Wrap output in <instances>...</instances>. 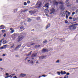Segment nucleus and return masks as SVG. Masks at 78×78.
<instances>
[{"mask_svg":"<svg viewBox=\"0 0 78 78\" xmlns=\"http://www.w3.org/2000/svg\"><path fill=\"white\" fill-rule=\"evenodd\" d=\"M4 48H6V46H7V45H4Z\"/></svg>","mask_w":78,"mask_h":78,"instance_id":"obj_45","label":"nucleus"},{"mask_svg":"<svg viewBox=\"0 0 78 78\" xmlns=\"http://www.w3.org/2000/svg\"><path fill=\"white\" fill-rule=\"evenodd\" d=\"M45 15H46V16H47L48 17V14H45Z\"/></svg>","mask_w":78,"mask_h":78,"instance_id":"obj_52","label":"nucleus"},{"mask_svg":"<svg viewBox=\"0 0 78 78\" xmlns=\"http://www.w3.org/2000/svg\"><path fill=\"white\" fill-rule=\"evenodd\" d=\"M48 49L44 48L42 50L41 52L44 53H45V52H48Z\"/></svg>","mask_w":78,"mask_h":78,"instance_id":"obj_4","label":"nucleus"},{"mask_svg":"<svg viewBox=\"0 0 78 78\" xmlns=\"http://www.w3.org/2000/svg\"><path fill=\"white\" fill-rule=\"evenodd\" d=\"M44 11L45 12L47 13L49 12V10H48V9H45V10H44Z\"/></svg>","mask_w":78,"mask_h":78,"instance_id":"obj_18","label":"nucleus"},{"mask_svg":"<svg viewBox=\"0 0 78 78\" xmlns=\"http://www.w3.org/2000/svg\"><path fill=\"white\" fill-rule=\"evenodd\" d=\"M21 47V44H20L18 45L17 47H16L15 49V50H17L18 48H20Z\"/></svg>","mask_w":78,"mask_h":78,"instance_id":"obj_13","label":"nucleus"},{"mask_svg":"<svg viewBox=\"0 0 78 78\" xmlns=\"http://www.w3.org/2000/svg\"><path fill=\"white\" fill-rule=\"evenodd\" d=\"M42 76H44V77H45V76H46L45 75H42Z\"/></svg>","mask_w":78,"mask_h":78,"instance_id":"obj_49","label":"nucleus"},{"mask_svg":"<svg viewBox=\"0 0 78 78\" xmlns=\"http://www.w3.org/2000/svg\"><path fill=\"white\" fill-rule=\"evenodd\" d=\"M31 19H30L29 18L28 19V22H31Z\"/></svg>","mask_w":78,"mask_h":78,"instance_id":"obj_31","label":"nucleus"},{"mask_svg":"<svg viewBox=\"0 0 78 78\" xmlns=\"http://www.w3.org/2000/svg\"><path fill=\"white\" fill-rule=\"evenodd\" d=\"M59 3V2H56V1H54L53 2V5H58Z\"/></svg>","mask_w":78,"mask_h":78,"instance_id":"obj_8","label":"nucleus"},{"mask_svg":"<svg viewBox=\"0 0 78 78\" xmlns=\"http://www.w3.org/2000/svg\"><path fill=\"white\" fill-rule=\"evenodd\" d=\"M28 57H27L25 59V60H27V59H28Z\"/></svg>","mask_w":78,"mask_h":78,"instance_id":"obj_55","label":"nucleus"},{"mask_svg":"<svg viewBox=\"0 0 78 78\" xmlns=\"http://www.w3.org/2000/svg\"><path fill=\"white\" fill-rule=\"evenodd\" d=\"M20 76L21 77H24V76H26V74L21 73L20 74Z\"/></svg>","mask_w":78,"mask_h":78,"instance_id":"obj_11","label":"nucleus"},{"mask_svg":"<svg viewBox=\"0 0 78 78\" xmlns=\"http://www.w3.org/2000/svg\"><path fill=\"white\" fill-rule=\"evenodd\" d=\"M49 3H47V4H46L45 5V6H44V7H45V6L46 8V9H48V7H49Z\"/></svg>","mask_w":78,"mask_h":78,"instance_id":"obj_9","label":"nucleus"},{"mask_svg":"<svg viewBox=\"0 0 78 78\" xmlns=\"http://www.w3.org/2000/svg\"><path fill=\"white\" fill-rule=\"evenodd\" d=\"M47 42V40H45L44 41H43V44H45V43Z\"/></svg>","mask_w":78,"mask_h":78,"instance_id":"obj_24","label":"nucleus"},{"mask_svg":"<svg viewBox=\"0 0 78 78\" xmlns=\"http://www.w3.org/2000/svg\"><path fill=\"white\" fill-rule=\"evenodd\" d=\"M14 32V30H12L10 31V33L12 34V33H13Z\"/></svg>","mask_w":78,"mask_h":78,"instance_id":"obj_26","label":"nucleus"},{"mask_svg":"<svg viewBox=\"0 0 78 78\" xmlns=\"http://www.w3.org/2000/svg\"><path fill=\"white\" fill-rule=\"evenodd\" d=\"M34 43H32L31 44H28L27 46L29 47H31V45H34Z\"/></svg>","mask_w":78,"mask_h":78,"instance_id":"obj_21","label":"nucleus"},{"mask_svg":"<svg viewBox=\"0 0 78 78\" xmlns=\"http://www.w3.org/2000/svg\"><path fill=\"white\" fill-rule=\"evenodd\" d=\"M51 12H51L50 13V14H51L53 13V12H55V9H51Z\"/></svg>","mask_w":78,"mask_h":78,"instance_id":"obj_12","label":"nucleus"},{"mask_svg":"<svg viewBox=\"0 0 78 78\" xmlns=\"http://www.w3.org/2000/svg\"><path fill=\"white\" fill-rule=\"evenodd\" d=\"M60 15L62 17L65 16V13H64V11H62L60 13Z\"/></svg>","mask_w":78,"mask_h":78,"instance_id":"obj_6","label":"nucleus"},{"mask_svg":"<svg viewBox=\"0 0 78 78\" xmlns=\"http://www.w3.org/2000/svg\"><path fill=\"white\" fill-rule=\"evenodd\" d=\"M6 41L5 40H4L3 42V44H6Z\"/></svg>","mask_w":78,"mask_h":78,"instance_id":"obj_23","label":"nucleus"},{"mask_svg":"<svg viewBox=\"0 0 78 78\" xmlns=\"http://www.w3.org/2000/svg\"><path fill=\"white\" fill-rule=\"evenodd\" d=\"M41 47V45H36L34 46V48H38V47Z\"/></svg>","mask_w":78,"mask_h":78,"instance_id":"obj_17","label":"nucleus"},{"mask_svg":"<svg viewBox=\"0 0 78 78\" xmlns=\"http://www.w3.org/2000/svg\"><path fill=\"white\" fill-rule=\"evenodd\" d=\"M76 3L78 4V0H76Z\"/></svg>","mask_w":78,"mask_h":78,"instance_id":"obj_53","label":"nucleus"},{"mask_svg":"<svg viewBox=\"0 0 78 78\" xmlns=\"http://www.w3.org/2000/svg\"><path fill=\"white\" fill-rule=\"evenodd\" d=\"M2 33H5V30H2Z\"/></svg>","mask_w":78,"mask_h":78,"instance_id":"obj_34","label":"nucleus"},{"mask_svg":"<svg viewBox=\"0 0 78 78\" xmlns=\"http://www.w3.org/2000/svg\"><path fill=\"white\" fill-rule=\"evenodd\" d=\"M20 30H22V29H23V26H21L20 27Z\"/></svg>","mask_w":78,"mask_h":78,"instance_id":"obj_33","label":"nucleus"},{"mask_svg":"<svg viewBox=\"0 0 78 78\" xmlns=\"http://www.w3.org/2000/svg\"><path fill=\"white\" fill-rule=\"evenodd\" d=\"M56 62L57 63H58V62L59 63V60H58L57 61H56Z\"/></svg>","mask_w":78,"mask_h":78,"instance_id":"obj_41","label":"nucleus"},{"mask_svg":"<svg viewBox=\"0 0 78 78\" xmlns=\"http://www.w3.org/2000/svg\"><path fill=\"white\" fill-rule=\"evenodd\" d=\"M69 1L68 0H66V5H67V7H69V6H71V5H69L70 3L69 2Z\"/></svg>","mask_w":78,"mask_h":78,"instance_id":"obj_5","label":"nucleus"},{"mask_svg":"<svg viewBox=\"0 0 78 78\" xmlns=\"http://www.w3.org/2000/svg\"><path fill=\"white\" fill-rule=\"evenodd\" d=\"M68 12V11H66V12Z\"/></svg>","mask_w":78,"mask_h":78,"instance_id":"obj_64","label":"nucleus"},{"mask_svg":"<svg viewBox=\"0 0 78 78\" xmlns=\"http://www.w3.org/2000/svg\"><path fill=\"white\" fill-rule=\"evenodd\" d=\"M31 59H34V58L33 57H32Z\"/></svg>","mask_w":78,"mask_h":78,"instance_id":"obj_61","label":"nucleus"},{"mask_svg":"<svg viewBox=\"0 0 78 78\" xmlns=\"http://www.w3.org/2000/svg\"><path fill=\"white\" fill-rule=\"evenodd\" d=\"M27 3L28 4L30 3V1L29 0H28L27 2Z\"/></svg>","mask_w":78,"mask_h":78,"instance_id":"obj_40","label":"nucleus"},{"mask_svg":"<svg viewBox=\"0 0 78 78\" xmlns=\"http://www.w3.org/2000/svg\"><path fill=\"white\" fill-rule=\"evenodd\" d=\"M13 29H12V28H10V30H13Z\"/></svg>","mask_w":78,"mask_h":78,"instance_id":"obj_54","label":"nucleus"},{"mask_svg":"<svg viewBox=\"0 0 78 78\" xmlns=\"http://www.w3.org/2000/svg\"><path fill=\"white\" fill-rule=\"evenodd\" d=\"M36 64H38V63H39V62L37 61L36 62Z\"/></svg>","mask_w":78,"mask_h":78,"instance_id":"obj_56","label":"nucleus"},{"mask_svg":"<svg viewBox=\"0 0 78 78\" xmlns=\"http://www.w3.org/2000/svg\"><path fill=\"white\" fill-rule=\"evenodd\" d=\"M10 76L11 78H12V76H11V75H10Z\"/></svg>","mask_w":78,"mask_h":78,"instance_id":"obj_62","label":"nucleus"},{"mask_svg":"<svg viewBox=\"0 0 78 78\" xmlns=\"http://www.w3.org/2000/svg\"><path fill=\"white\" fill-rule=\"evenodd\" d=\"M32 51H31V52H30L27 55V56H30V55H31V53H32Z\"/></svg>","mask_w":78,"mask_h":78,"instance_id":"obj_27","label":"nucleus"},{"mask_svg":"<svg viewBox=\"0 0 78 78\" xmlns=\"http://www.w3.org/2000/svg\"><path fill=\"white\" fill-rule=\"evenodd\" d=\"M46 57H47L46 56H41V57H39V58L41 59H44V58H46Z\"/></svg>","mask_w":78,"mask_h":78,"instance_id":"obj_15","label":"nucleus"},{"mask_svg":"<svg viewBox=\"0 0 78 78\" xmlns=\"http://www.w3.org/2000/svg\"><path fill=\"white\" fill-rule=\"evenodd\" d=\"M73 21H76V20H77V19H76V18H73Z\"/></svg>","mask_w":78,"mask_h":78,"instance_id":"obj_28","label":"nucleus"},{"mask_svg":"<svg viewBox=\"0 0 78 78\" xmlns=\"http://www.w3.org/2000/svg\"><path fill=\"white\" fill-rule=\"evenodd\" d=\"M27 2H24V6H27Z\"/></svg>","mask_w":78,"mask_h":78,"instance_id":"obj_29","label":"nucleus"},{"mask_svg":"<svg viewBox=\"0 0 78 78\" xmlns=\"http://www.w3.org/2000/svg\"><path fill=\"white\" fill-rule=\"evenodd\" d=\"M15 74H11V75H12V76H14V75H15Z\"/></svg>","mask_w":78,"mask_h":78,"instance_id":"obj_59","label":"nucleus"},{"mask_svg":"<svg viewBox=\"0 0 78 78\" xmlns=\"http://www.w3.org/2000/svg\"><path fill=\"white\" fill-rule=\"evenodd\" d=\"M41 77H42V76H39V78H41Z\"/></svg>","mask_w":78,"mask_h":78,"instance_id":"obj_60","label":"nucleus"},{"mask_svg":"<svg viewBox=\"0 0 78 78\" xmlns=\"http://www.w3.org/2000/svg\"><path fill=\"white\" fill-rule=\"evenodd\" d=\"M57 73H58V75H61V72H57Z\"/></svg>","mask_w":78,"mask_h":78,"instance_id":"obj_30","label":"nucleus"},{"mask_svg":"<svg viewBox=\"0 0 78 78\" xmlns=\"http://www.w3.org/2000/svg\"><path fill=\"white\" fill-rule=\"evenodd\" d=\"M4 37H5L6 36V34H4V35H3Z\"/></svg>","mask_w":78,"mask_h":78,"instance_id":"obj_47","label":"nucleus"},{"mask_svg":"<svg viewBox=\"0 0 78 78\" xmlns=\"http://www.w3.org/2000/svg\"><path fill=\"white\" fill-rule=\"evenodd\" d=\"M13 44V45H12V46L11 47V48H12V47H13L14 46V44Z\"/></svg>","mask_w":78,"mask_h":78,"instance_id":"obj_44","label":"nucleus"},{"mask_svg":"<svg viewBox=\"0 0 78 78\" xmlns=\"http://www.w3.org/2000/svg\"><path fill=\"white\" fill-rule=\"evenodd\" d=\"M69 73H66L67 75H69Z\"/></svg>","mask_w":78,"mask_h":78,"instance_id":"obj_50","label":"nucleus"},{"mask_svg":"<svg viewBox=\"0 0 78 78\" xmlns=\"http://www.w3.org/2000/svg\"><path fill=\"white\" fill-rule=\"evenodd\" d=\"M69 77V76H65L64 77V78H68Z\"/></svg>","mask_w":78,"mask_h":78,"instance_id":"obj_37","label":"nucleus"},{"mask_svg":"<svg viewBox=\"0 0 78 78\" xmlns=\"http://www.w3.org/2000/svg\"><path fill=\"white\" fill-rule=\"evenodd\" d=\"M42 5V2H37L35 8H39Z\"/></svg>","mask_w":78,"mask_h":78,"instance_id":"obj_2","label":"nucleus"},{"mask_svg":"<svg viewBox=\"0 0 78 78\" xmlns=\"http://www.w3.org/2000/svg\"><path fill=\"white\" fill-rule=\"evenodd\" d=\"M30 63H31L32 64H33V63H34L33 61L31 60L30 61Z\"/></svg>","mask_w":78,"mask_h":78,"instance_id":"obj_35","label":"nucleus"},{"mask_svg":"<svg viewBox=\"0 0 78 78\" xmlns=\"http://www.w3.org/2000/svg\"><path fill=\"white\" fill-rule=\"evenodd\" d=\"M0 61H2V58L0 59Z\"/></svg>","mask_w":78,"mask_h":78,"instance_id":"obj_58","label":"nucleus"},{"mask_svg":"<svg viewBox=\"0 0 78 78\" xmlns=\"http://www.w3.org/2000/svg\"><path fill=\"white\" fill-rule=\"evenodd\" d=\"M50 27V24H48L46 26V29H47L48 28H49V27Z\"/></svg>","mask_w":78,"mask_h":78,"instance_id":"obj_20","label":"nucleus"},{"mask_svg":"<svg viewBox=\"0 0 78 78\" xmlns=\"http://www.w3.org/2000/svg\"><path fill=\"white\" fill-rule=\"evenodd\" d=\"M4 48V47H0V49H3Z\"/></svg>","mask_w":78,"mask_h":78,"instance_id":"obj_32","label":"nucleus"},{"mask_svg":"<svg viewBox=\"0 0 78 78\" xmlns=\"http://www.w3.org/2000/svg\"><path fill=\"white\" fill-rule=\"evenodd\" d=\"M64 6L62 5H60V8L62 10H64L65 9V8H64Z\"/></svg>","mask_w":78,"mask_h":78,"instance_id":"obj_10","label":"nucleus"},{"mask_svg":"<svg viewBox=\"0 0 78 78\" xmlns=\"http://www.w3.org/2000/svg\"><path fill=\"white\" fill-rule=\"evenodd\" d=\"M13 78H17V77L16 76H15L14 77H13Z\"/></svg>","mask_w":78,"mask_h":78,"instance_id":"obj_51","label":"nucleus"},{"mask_svg":"<svg viewBox=\"0 0 78 78\" xmlns=\"http://www.w3.org/2000/svg\"><path fill=\"white\" fill-rule=\"evenodd\" d=\"M37 55V53L35 54H33L32 55L31 57H36V56Z\"/></svg>","mask_w":78,"mask_h":78,"instance_id":"obj_14","label":"nucleus"},{"mask_svg":"<svg viewBox=\"0 0 78 78\" xmlns=\"http://www.w3.org/2000/svg\"><path fill=\"white\" fill-rule=\"evenodd\" d=\"M30 12L31 14H34V13H35V12H36L34 11H30Z\"/></svg>","mask_w":78,"mask_h":78,"instance_id":"obj_22","label":"nucleus"},{"mask_svg":"<svg viewBox=\"0 0 78 78\" xmlns=\"http://www.w3.org/2000/svg\"><path fill=\"white\" fill-rule=\"evenodd\" d=\"M3 40V39H2L0 41V46L2 45V42Z\"/></svg>","mask_w":78,"mask_h":78,"instance_id":"obj_25","label":"nucleus"},{"mask_svg":"<svg viewBox=\"0 0 78 78\" xmlns=\"http://www.w3.org/2000/svg\"><path fill=\"white\" fill-rule=\"evenodd\" d=\"M65 23H68V21L67 20H66L65 22Z\"/></svg>","mask_w":78,"mask_h":78,"instance_id":"obj_38","label":"nucleus"},{"mask_svg":"<svg viewBox=\"0 0 78 78\" xmlns=\"http://www.w3.org/2000/svg\"><path fill=\"white\" fill-rule=\"evenodd\" d=\"M30 60H28V62H30Z\"/></svg>","mask_w":78,"mask_h":78,"instance_id":"obj_63","label":"nucleus"},{"mask_svg":"<svg viewBox=\"0 0 78 78\" xmlns=\"http://www.w3.org/2000/svg\"><path fill=\"white\" fill-rule=\"evenodd\" d=\"M0 28H1L0 29V30L4 29L5 28V27H3V25L1 26H0Z\"/></svg>","mask_w":78,"mask_h":78,"instance_id":"obj_19","label":"nucleus"},{"mask_svg":"<svg viewBox=\"0 0 78 78\" xmlns=\"http://www.w3.org/2000/svg\"><path fill=\"white\" fill-rule=\"evenodd\" d=\"M24 37L23 35H20L18 36V38L17 39V42H20L23 39Z\"/></svg>","mask_w":78,"mask_h":78,"instance_id":"obj_3","label":"nucleus"},{"mask_svg":"<svg viewBox=\"0 0 78 78\" xmlns=\"http://www.w3.org/2000/svg\"><path fill=\"white\" fill-rule=\"evenodd\" d=\"M61 74H62V75H65V74H66V72L65 71H64V72H62V71H61Z\"/></svg>","mask_w":78,"mask_h":78,"instance_id":"obj_16","label":"nucleus"},{"mask_svg":"<svg viewBox=\"0 0 78 78\" xmlns=\"http://www.w3.org/2000/svg\"><path fill=\"white\" fill-rule=\"evenodd\" d=\"M71 14V13L70 12H68V13L66 14V19H68V17H69V16H70Z\"/></svg>","mask_w":78,"mask_h":78,"instance_id":"obj_7","label":"nucleus"},{"mask_svg":"<svg viewBox=\"0 0 78 78\" xmlns=\"http://www.w3.org/2000/svg\"><path fill=\"white\" fill-rule=\"evenodd\" d=\"M59 3H60V4H61V5L64 4V3H63V2H59Z\"/></svg>","mask_w":78,"mask_h":78,"instance_id":"obj_39","label":"nucleus"},{"mask_svg":"<svg viewBox=\"0 0 78 78\" xmlns=\"http://www.w3.org/2000/svg\"><path fill=\"white\" fill-rule=\"evenodd\" d=\"M6 76H8V75H9V74H8V73H6Z\"/></svg>","mask_w":78,"mask_h":78,"instance_id":"obj_46","label":"nucleus"},{"mask_svg":"<svg viewBox=\"0 0 78 78\" xmlns=\"http://www.w3.org/2000/svg\"><path fill=\"white\" fill-rule=\"evenodd\" d=\"M75 14V12H73L72 13V15H74Z\"/></svg>","mask_w":78,"mask_h":78,"instance_id":"obj_42","label":"nucleus"},{"mask_svg":"<svg viewBox=\"0 0 78 78\" xmlns=\"http://www.w3.org/2000/svg\"><path fill=\"white\" fill-rule=\"evenodd\" d=\"M73 19V18L72 17L70 16L69 17V19H70V20H72Z\"/></svg>","mask_w":78,"mask_h":78,"instance_id":"obj_36","label":"nucleus"},{"mask_svg":"<svg viewBox=\"0 0 78 78\" xmlns=\"http://www.w3.org/2000/svg\"><path fill=\"white\" fill-rule=\"evenodd\" d=\"M9 77H10V76H7L5 77V78H9Z\"/></svg>","mask_w":78,"mask_h":78,"instance_id":"obj_43","label":"nucleus"},{"mask_svg":"<svg viewBox=\"0 0 78 78\" xmlns=\"http://www.w3.org/2000/svg\"><path fill=\"white\" fill-rule=\"evenodd\" d=\"M74 23H76V22H73L72 23V24H74Z\"/></svg>","mask_w":78,"mask_h":78,"instance_id":"obj_48","label":"nucleus"},{"mask_svg":"<svg viewBox=\"0 0 78 78\" xmlns=\"http://www.w3.org/2000/svg\"><path fill=\"white\" fill-rule=\"evenodd\" d=\"M78 24H73L69 27V28L70 30H76V27H78Z\"/></svg>","mask_w":78,"mask_h":78,"instance_id":"obj_1","label":"nucleus"},{"mask_svg":"<svg viewBox=\"0 0 78 78\" xmlns=\"http://www.w3.org/2000/svg\"><path fill=\"white\" fill-rule=\"evenodd\" d=\"M5 56V54H3V56Z\"/></svg>","mask_w":78,"mask_h":78,"instance_id":"obj_57","label":"nucleus"}]
</instances>
